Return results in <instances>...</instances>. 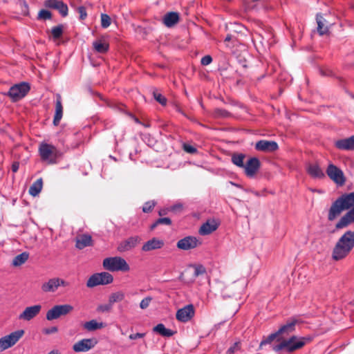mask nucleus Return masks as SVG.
Instances as JSON below:
<instances>
[{"label": "nucleus", "mask_w": 354, "mask_h": 354, "mask_svg": "<svg viewBox=\"0 0 354 354\" xmlns=\"http://www.w3.org/2000/svg\"><path fill=\"white\" fill-rule=\"evenodd\" d=\"M296 323V320L288 322L277 332L264 338L259 344V349H263V346L268 344L272 351L277 353L281 351L290 353L302 348L306 344V338L293 335L286 339L283 337L295 330Z\"/></svg>", "instance_id": "nucleus-1"}, {"label": "nucleus", "mask_w": 354, "mask_h": 354, "mask_svg": "<svg viewBox=\"0 0 354 354\" xmlns=\"http://www.w3.org/2000/svg\"><path fill=\"white\" fill-rule=\"evenodd\" d=\"M344 210L348 212L336 223L337 230L346 228L354 223V192L341 195L331 204L328 212V220L334 221Z\"/></svg>", "instance_id": "nucleus-2"}, {"label": "nucleus", "mask_w": 354, "mask_h": 354, "mask_svg": "<svg viewBox=\"0 0 354 354\" xmlns=\"http://www.w3.org/2000/svg\"><path fill=\"white\" fill-rule=\"evenodd\" d=\"M354 248V231H346L336 242L332 252V258L339 261L346 258Z\"/></svg>", "instance_id": "nucleus-3"}, {"label": "nucleus", "mask_w": 354, "mask_h": 354, "mask_svg": "<svg viewBox=\"0 0 354 354\" xmlns=\"http://www.w3.org/2000/svg\"><path fill=\"white\" fill-rule=\"evenodd\" d=\"M103 267L105 270L115 271H129L130 268L125 259L120 257H108L103 260Z\"/></svg>", "instance_id": "nucleus-4"}, {"label": "nucleus", "mask_w": 354, "mask_h": 354, "mask_svg": "<svg viewBox=\"0 0 354 354\" xmlns=\"http://www.w3.org/2000/svg\"><path fill=\"white\" fill-rule=\"evenodd\" d=\"M39 155L43 161L48 164H54L59 156V151L55 147L52 145L42 143L39 148Z\"/></svg>", "instance_id": "nucleus-5"}, {"label": "nucleus", "mask_w": 354, "mask_h": 354, "mask_svg": "<svg viewBox=\"0 0 354 354\" xmlns=\"http://www.w3.org/2000/svg\"><path fill=\"white\" fill-rule=\"evenodd\" d=\"M30 89L29 84L23 82L11 86L7 95L12 102H17L24 97L28 94Z\"/></svg>", "instance_id": "nucleus-6"}, {"label": "nucleus", "mask_w": 354, "mask_h": 354, "mask_svg": "<svg viewBox=\"0 0 354 354\" xmlns=\"http://www.w3.org/2000/svg\"><path fill=\"white\" fill-rule=\"evenodd\" d=\"M113 281V276L106 272L95 273L91 275L86 282L88 288H93L99 285H106L112 283Z\"/></svg>", "instance_id": "nucleus-7"}, {"label": "nucleus", "mask_w": 354, "mask_h": 354, "mask_svg": "<svg viewBox=\"0 0 354 354\" xmlns=\"http://www.w3.org/2000/svg\"><path fill=\"white\" fill-rule=\"evenodd\" d=\"M24 330H17L0 338V352L13 346L24 335Z\"/></svg>", "instance_id": "nucleus-8"}, {"label": "nucleus", "mask_w": 354, "mask_h": 354, "mask_svg": "<svg viewBox=\"0 0 354 354\" xmlns=\"http://www.w3.org/2000/svg\"><path fill=\"white\" fill-rule=\"evenodd\" d=\"M24 330H17L0 338V352L13 346L24 335Z\"/></svg>", "instance_id": "nucleus-9"}, {"label": "nucleus", "mask_w": 354, "mask_h": 354, "mask_svg": "<svg viewBox=\"0 0 354 354\" xmlns=\"http://www.w3.org/2000/svg\"><path fill=\"white\" fill-rule=\"evenodd\" d=\"M24 330H17L0 338V352L13 346L24 335Z\"/></svg>", "instance_id": "nucleus-10"}, {"label": "nucleus", "mask_w": 354, "mask_h": 354, "mask_svg": "<svg viewBox=\"0 0 354 354\" xmlns=\"http://www.w3.org/2000/svg\"><path fill=\"white\" fill-rule=\"evenodd\" d=\"M73 310V307L70 304L56 305L48 310L46 313V319L51 321L58 319L61 316L66 315Z\"/></svg>", "instance_id": "nucleus-11"}, {"label": "nucleus", "mask_w": 354, "mask_h": 354, "mask_svg": "<svg viewBox=\"0 0 354 354\" xmlns=\"http://www.w3.org/2000/svg\"><path fill=\"white\" fill-rule=\"evenodd\" d=\"M66 286H68V283L66 281L61 278L54 277L43 283L41 289L44 292H55L59 287Z\"/></svg>", "instance_id": "nucleus-12"}, {"label": "nucleus", "mask_w": 354, "mask_h": 354, "mask_svg": "<svg viewBox=\"0 0 354 354\" xmlns=\"http://www.w3.org/2000/svg\"><path fill=\"white\" fill-rule=\"evenodd\" d=\"M328 177L335 183L343 185L345 183V178L343 171L333 164H330L326 169Z\"/></svg>", "instance_id": "nucleus-13"}, {"label": "nucleus", "mask_w": 354, "mask_h": 354, "mask_svg": "<svg viewBox=\"0 0 354 354\" xmlns=\"http://www.w3.org/2000/svg\"><path fill=\"white\" fill-rule=\"evenodd\" d=\"M201 244V242L195 236H188L180 239L176 244L178 249L182 250H192Z\"/></svg>", "instance_id": "nucleus-14"}, {"label": "nucleus", "mask_w": 354, "mask_h": 354, "mask_svg": "<svg viewBox=\"0 0 354 354\" xmlns=\"http://www.w3.org/2000/svg\"><path fill=\"white\" fill-rule=\"evenodd\" d=\"M195 314L194 306L189 304L179 309L176 312V319L181 322H187Z\"/></svg>", "instance_id": "nucleus-15"}, {"label": "nucleus", "mask_w": 354, "mask_h": 354, "mask_svg": "<svg viewBox=\"0 0 354 354\" xmlns=\"http://www.w3.org/2000/svg\"><path fill=\"white\" fill-rule=\"evenodd\" d=\"M140 241V238L138 236H131L127 239L120 242L117 248L120 252L129 251L134 248Z\"/></svg>", "instance_id": "nucleus-16"}, {"label": "nucleus", "mask_w": 354, "mask_h": 354, "mask_svg": "<svg viewBox=\"0 0 354 354\" xmlns=\"http://www.w3.org/2000/svg\"><path fill=\"white\" fill-rule=\"evenodd\" d=\"M41 306L39 304L26 307L19 315L21 320L30 321L35 317L41 311Z\"/></svg>", "instance_id": "nucleus-17"}, {"label": "nucleus", "mask_w": 354, "mask_h": 354, "mask_svg": "<svg viewBox=\"0 0 354 354\" xmlns=\"http://www.w3.org/2000/svg\"><path fill=\"white\" fill-rule=\"evenodd\" d=\"M260 167V161L257 158H250L245 164L243 169L245 173L248 177H253Z\"/></svg>", "instance_id": "nucleus-18"}, {"label": "nucleus", "mask_w": 354, "mask_h": 354, "mask_svg": "<svg viewBox=\"0 0 354 354\" xmlns=\"http://www.w3.org/2000/svg\"><path fill=\"white\" fill-rule=\"evenodd\" d=\"M93 245V241L90 234H81L75 237V247L79 250H82L86 247L92 246Z\"/></svg>", "instance_id": "nucleus-19"}, {"label": "nucleus", "mask_w": 354, "mask_h": 354, "mask_svg": "<svg viewBox=\"0 0 354 354\" xmlns=\"http://www.w3.org/2000/svg\"><path fill=\"white\" fill-rule=\"evenodd\" d=\"M255 149L257 151L264 152H272L275 151L278 149V145L274 141L268 140H260L258 141L255 145Z\"/></svg>", "instance_id": "nucleus-20"}, {"label": "nucleus", "mask_w": 354, "mask_h": 354, "mask_svg": "<svg viewBox=\"0 0 354 354\" xmlns=\"http://www.w3.org/2000/svg\"><path fill=\"white\" fill-rule=\"evenodd\" d=\"M335 147L339 150H354V136L347 138L339 139L335 142Z\"/></svg>", "instance_id": "nucleus-21"}, {"label": "nucleus", "mask_w": 354, "mask_h": 354, "mask_svg": "<svg viewBox=\"0 0 354 354\" xmlns=\"http://www.w3.org/2000/svg\"><path fill=\"white\" fill-rule=\"evenodd\" d=\"M95 344L91 339H83L73 346L75 352H86L93 348Z\"/></svg>", "instance_id": "nucleus-22"}, {"label": "nucleus", "mask_w": 354, "mask_h": 354, "mask_svg": "<svg viewBox=\"0 0 354 354\" xmlns=\"http://www.w3.org/2000/svg\"><path fill=\"white\" fill-rule=\"evenodd\" d=\"M164 245V241L158 238H153L147 241L142 247V250L149 252L153 250L160 249Z\"/></svg>", "instance_id": "nucleus-23"}, {"label": "nucleus", "mask_w": 354, "mask_h": 354, "mask_svg": "<svg viewBox=\"0 0 354 354\" xmlns=\"http://www.w3.org/2000/svg\"><path fill=\"white\" fill-rule=\"evenodd\" d=\"M218 227V223L214 220H207L199 229V234L207 235L215 231Z\"/></svg>", "instance_id": "nucleus-24"}, {"label": "nucleus", "mask_w": 354, "mask_h": 354, "mask_svg": "<svg viewBox=\"0 0 354 354\" xmlns=\"http://www.w3.org/2000/svg\"><path fill=\"white\" fill-rule=\"evenodd\" d=\"M63 115V106L62 104V97L59 94L56 95L55 112L53 118V124L57 126Z\"/></svg>", "instance_id": "nucleus-25"}, {"label": "nucleus", "mask_w": 354, "mask_h": 354, "mask_svg": "<svg viewBox=\"0 0 354 354\" xmlns=\"http://www.w3.org/2000/svg\"><path fill=\"white\" fill-rule=\"evenodd\" d=\"M317 31L320 35H326L329 31V23L320 14L317 15Z\"/></svg>", "instance_id": "nucleus-26"}, {"label": "nucleus", "mask_w": 354, "mask_h": 354, "mask_svg": "<svg viewBox=\"0 0 354 354\" xmlns=\"http://www.w3.org/2000/svg\"><path fill=\"white\" fill-rule=\"evenodd\" d=\"M308 174L314 178H323L325 177V174L319 165L317 163L309 164L307 166Z\"/></svg>", "instance_id": "nucleus-27"}, {"label": "nucleus", "mask_w": 354, "mask_h": 354, "mask_svg": "<svg viewBox=\"0 0 354 354\" xmlns=\"http://www.w3.org/2000/svg\"><path fill=\"white\" fill-rule=\"evenodd\" d=\"M179 21V15L175 12L167 13L163 18V23L167 27H172Z\"/></svg>", "instance_id": "nucleus-28"}, {"label": "nucleus", "mask_w": 354, "mask_h": 354, "mask_svg": "<svg viewBox=\"0 0 354 354\" xmlns=\"http://www.w3.org/2000/svg\"><path fill=\"white\" fill-rule=\"evenodd\" d=\"M93 47L95 52L103 54L109 50V44L105 40L100 39L93 42Z\"/></svg>", "instance_id": "nucleus-29"}, {"label": "nucleus", "mask_w": 354, "mask_h": 354, "mask_svg": "<svg viewBox=\"0 0 354 354\" xmlns=\"http://www.w3.org/2000/svg\"><path fill=\"white\" fill-rule=\"evenodd\" d=\"M105 324L103 322H97L95 319L86 322L84 324V328L88 331H94L104 328Z\"/></svg>", "instance_id": "nucleus-30"}, {"label": "nucleus", "mask_w": 354, "mask_h": 354, "mask_svg": "<svg viewBox=\"0 0 354 354\" xmlns=\"http://www.w3.org/2000/svg\"><path fill=\"white\" fill-rule=\"evenodd\" d=\"M43 187L42 178L37 179L33 184L30 187L28 192L32 196H37L41 191Z\"/></svg>", "instance_id": "nucleus-31"}, {"label": "nucleus", "mask_w": 354, "mask_h": 354, "mask_svg": "<svg viewBox=\"0 0 354 354\" xmlns=\"http://www.w3.org/2000/svg\"><path fill=\"white\" fill-rule=\"evenodd\" d=\"M153 330L154 332L159 333L163 337H171L176 333L171 329L166 328L162 324H158L153 328Z\"/></svg>", "instance_id": "nucleus-32"}, {"label": "nucleus", "mask_w": 354, "mask_h": 354, "mask_svg": "<svg viewBox=\"0 0 354 354\" xmlns=\"http://www.w3.org/2000/svg\"><path fill=\"white\" fill-rule=\"evenodd\" d=\"M29 258V254L24 252L17 255L12 260V265L14 267H19L25 263Z\"/></svg>", "instance_id": "nucleus-33"}, {"label": "nucleus", "mask_w": 354, "mask_h": 354, "mask_svg": "<svg viewBox=\"0 0 354 354\" xmlns=\"http://www.w3.org/2000/svg\"><path fill=\"white\" fill-rule=\"evenodd\" d=\"M245 155L243 153H234L232 156V162L234 165L239 167L243 168L245 167L244 159Z\"/></svg>", "instance_id": "nucleus-34"}, {"label": "nucleus", "mask_w": 354, "mask_h": 354, "mask_svg": "<svg viewBox=\"0 0 354 354\" xmlns=\"http://www.w3.org/2000/svg\"><path fill=\"white\" fill-rule=\"evenodd\" d=\"M124 299V293L119 291L112 293L109 297V301L113 306L114 303L120 302Z\"/></svg>", "instance_id": "nucleus-35"}, {"label": "nucleus", "mask_w": 354, "mask_h": 354, "mask_svg": "<svg viewBox=\"0 0 354 354\" xmlns=\"http://www.w3.org/2000/svg\"><path fill=\"white\" fill-rule=\"evenodd\" d=\"M53 17V15L50 11L45 9H41L38 12L37 19L39 21L50 20Z\"/></svg>", "instance_id": "nucleus-36"}, {"label": "nucleus", "mask_w": 354, "mask_h": 354, "mask_svg": "<svg viewBox=\"0 0 354 354\" xmlns=\"http://www.w3.org/2000/svg\"><path fill=\"white\" fill-rule=\"evenodd\" d=\"M171 224V220L169 218H160L157 219L153 224L150 226V230H153L156 227L160 225H170Z\"/></svg>", "instance_id": "nucleus-37"}, {"label": "nucleus", "mask_w": 354, "mask_h": 354, "mask_svg": "<svg viewBox=\"0 0 354 354\" xmlns=\"http://www.w3.org/2000/svg\"><path fill=\"white\" fill-rule=\"evenodd\" d=\"M55 10H58V12H59V14L62 16V17H66L68 15V6L66 3H64L62 1H61L58 5L57 6V8H55Z\"/></svg>", "instance_id": "nucleus-38"}, {"label": "nucleus", "mask_w": 354, "mask_h": 354, "mask_svg": "<svg viewBox=\"0 0 354 354\" xmlns=\"http://www.w3.org/2000/svg\"><path fill=\"white\" fill-rule=\"evenodd\" d=\"M51 33L55 39H59L63 33L62 25L55 26L51 30Z\"/></svg>", "instance_id": "nucleus-39"}, {"label": "nucleus", "mask_w": 354, "mask_h": 354, "mask_svg": "<svg viewBox=\"0 0 354 354\" xmlns=\"http://www.w3.org/2000/svg\"><path fill=\"white\" fill-rule=\"evenodd\" d=\"M156 205V202L154 201H149L145 203V204L142 206V212L145 213H149L152 212Z\"/></svg>", "instance_id": "nucleus-40"}, {"label": "nucleus", "mask_w": 354, "mask_h": 354, "mask_svg": "<svg viewBox=\"0 0 354 354\" xmlns=\"http://www.w3.org/2000/svg\"><path fill=\"white\" fill-rule=\"evenodd\" d=\"M111 17L106 14H101V26L104 28H108L111 25Z\"/></svg>", "instance_id": "nucleus-41"}, {"label": "nucleus", "mask_w": 354, "mask_h": 354, "mask_svg": "<svg viewBox=\"0 0 354 354\" xmlns=\"http://www.w3.org/2000/svg\"><path fill=\"white\" fill-rule=\"evenodd\" d=\"M214 115L216 118H227L230 115V113L225 109H216L214 111Z\"/></svg>", "instance_id": "nucleus-42"}, {"label": "nucleus", "mask_w": 354, "mask_h": 354, "mask_svg": "<svg viewBox=\"0 0 354 354\" xmlns=\"http://www.w3.org/2000/svg\"><path fill=\"white\" fill-rule=\"evenodd\" d=\"M60 1V0H45L44 2V6L47 8L55 10L57 6Z\"/></svg>", "instance_id": "nucleus-43"}, {"label": "nucleus", "mask_w": 354, "mask_h": 354, "mask_svg": "<svg viewBox=\"0 0 354 354\" xmlns=\"http://www.w3.org/2000/svg\"><path fill=\"white\" fill-rule=\"evenodd\" d=\"M113 306L109 301L106 304H100L97 308V311L100 313L110 312L112 309Z\"/></svg>", "instance_id": "nucleus-44"}, {"label": "nucleus", "mask_w": 354, "mask_h": 354, "mask_svg": "<svg viewBox=\"0 0 354 354\" xmlns=\"http://www.w3.org/2000/svg\"><path fill=\"white\" fill-rule=\"evenodd\" d=\"M194 277H197L199 275L203 274L206 272L205 267L201 265L194 266Z\"/></svg>", "instance_id": "nucleus-45"}, {"label": "nucleus", "mask_w": 354, "mask_h": 354, "mask_svg": "<svg viewBox=\"0 0 354 354\" xmlns=\"http://www.w3.org/2000/svg\"><path fill=\"white\" fill-rule=\"evenodd\" d=\"M153 97L156 99L157 102H158L162 105H165L167 104V99L162 95L160 93L154 91L153 92Z\"/></svg>", "instance_id": "nucleus-46"}, {"label": "nucleus", "mask_w": 354, "mask_h": 354, "mask_svg": "<svg viewBox=\"0 0 354 354\" xmlns=\"http://www.w3.org/2000/svg\"><path fill=\"white\" fill-rule=\"evenodd\" d=\"M151 301H152L151 297H147L144 298L140 303V308L141 309L147 308Z\"/></svg>", "instance_id": "nucleus-47"}, {"label": "nucleus", "mask_w": 354, "mask_h": 354, "mask_svg": "<svg viewBox=\"0 0 354 354\" xmlns=\"http://www.w3.org/2000/svg\"><path fill=\"white\" fill-rule=\"evenodd\" d=\"M241 349V344L237 342H235L232 346H230L227 351V354H234L236 351Z\"/></svg>", "instance_id": "nucleus-48"}, {"label": "nucleus", "mask_w": 354, "mask_h": 354, "mask_svg": "<svg viewBox=\"0 0 354 354\" xmlns=\"http://www.w3.org/2000/svg\"><path fill=\"white\" fill-rule=\"evenodd\" d=\"M183 205L181 203H176L169 207V212H180L183 210Z\"/></svg>", "instance_id": "nucleus-49"}, {"label": "nucleus", "mask_w": 354, "mask_h": 354, "mask_svg": "<svg viewBox=\"0 0 354 354\" xmlns=\"http://www.w3.org/2000/svg\"><path fill=\"white\" fill-rule=\"evenodd\" d=\"M183 149L189 153H195L197 151V149L194 147L188 144L183 145Z\"/></svg>", "instance_id": "nucleus-50"}, {"label": "nucleus", "mask_w": 354, "mask_h": 354, "mask_svg": "<svg viewBox=\"0 0 354 354\" xmlns=\"http://www.w3.org/2000/svg\"><path fill=\"white\" fill-rule=\"evenodd\" d=\"M77 12L80 14V19L84 20L86 19L87 14L86 11V8L84 6H80L77 8Z\"/></svg>", "instance_id": "nucleus-51"}, {"label": "nucleus", "mask_w": 354, "mask_h": 354, "mask_svg": "<svg viewBox=\"0 0 354 354\" xmlns=\"http://www.w3.org/2000/svg\"><path fill=\"white\" fill-rule=\"evenodd\" d=\"M212 62V58L210 55L204 56L201 61V63L203 66H207Z\"/></svg>", "instance_id": "nucleus-52"}, {"label": "nucleus", "mask_w": 354, "mask_h": 354, "mask_svg": "<svg viewBox=\"0 0 354 354\" xmlns=\"http://www.w3.org/2000/svg\"><path fill=\"white\" fill-rule=\"evenodd\" d=\"M57 330H58V328H57V326H52V327H50V328H44L43 332L46 335H50V334H53V333H57Z\"/></svg>", "instance_id": "nucleus-53"}, {"label": "nucleus", "mask_w": 354, "mask_h": 354, "mask_svg": "<svg viewBox=\"0 0 354 354\" xmlns=\"http://www.w3.org/2000/svg\"><path fill=\"white\" fill-rule=\"evenodd\" d=\"M145 335V333H134V334H131L129 336V338L130 339H136L138 338H142L144 337Z\"/></svg>", "instance_id": "nucleus-54"}, {"label": "nucleus", "mask_w": 354, "mask_h": 354, "mask_svg": "<svg viewBox=\"0 0 354 354\" xmlns=\"http://www.w3.org/2000/svg\"><path fill=\"white\" fill-rule=\"evenodd\" d=\"M169 212V207L168 208L161 209L158 212V215L160 216H165V215L167 214V213Z\"/></svg>", "instance_id": "nucleus-55"}, {"label": "nucleus", "mask_w": 354, "mask_h": 354, "mask_svg": "<svg viewBox=\"0 0 354 354\" xmlns=\"http://www.w3.org/2000/svg\"><path fill=\"white\" fill-rule=\"evenodd\" d=\"M19 169V163L14 162L12 165V171L13 172H17Z\"/></svg>", "instance_id": "nucleus-56"}, {"label": "nucleus", "mask_w": 354, "mask_h": 354, "mask_svg": "<svg viewBox=\"0 0 354 354\" xmlns=\"http://www.w3.org/2000/svg\"><path fill=\"white\" fill-rule=\"evenodd\" d=\"M129 115L131 116V118H132L134 120V121H135L136 123H138V124H140V123H141V122H140V121L139 120V119H138V118L135 117V116H134V115H133L132 114H129Z\"/></svg>", "instance_id": "nucleus-57"}, {"label": "nucleus", "mask_w": 354, "mask_h": 354, "mask_svg": "<svg viewBox=\"0 0 354 354\" xmlns=\"http://www.w3.org/2000/svg\"><path fill=\"white\" fill-rule=\"evenodd\" d=\"M230 183L231 185H234V186H235L236 187H241V186L240 185H239V184H236V183H233V182H230Z\"/></svg>", "instance_id": "nucleus-58"}, {"label": "nucleus", "mask_w": 354, "mask_h": 354, "mask_svg": "<svg viewBox=\"0 0 354 354\" xmlns=\"http://www.w3.org/2000/svg\"><path fill=\"white\" fill-rule=\"evenodd\" d=\"M48 354H60V353L58 351H52L50 353H48Z\"/></svg>", "instance_id": "nucleus-59"}, {"label": "nucleus", "mask_w": 354, "mask_h": 354, "mask_svg": "<svg viewBox=\"0 0 354 354\" xmlns=\"http://www.w3.org/2000/svg\"><path fill=\"white\" fill-rule=\"evenodd\" d=\"M231 39V37L230 35H227L225 39V41H230Z\"/></svg>", "instance_id": "nucleus-60"}, {"label": "nucleus", "mask_w": 354, "mask_h": 354, "mask_svg": "<svg viewBox=\"0 0 354 354\" xmlns=\"http://www.w3.org/2000/svg\"><path fill=\"white\" fill-rule=\"evenodd\" d=\"M23 4H24V6L25 7V8H26V10H28V4H27L26 2H24V3H23Z\"/></svg>", "instance_id": "nucleus-61"}, {"label": "nucleus", "mask_w": 354, "mask_h": 354, "mask_svg": "<svg viewBox=\"0 0 354 354\" xmlns=\"http://www.w3.org/2000/svg\"><path fill=\"white\" fill-rule=\"evenodd\" d=\"M322 75H328V74L324 73L323 71H322Z\"/></svg>", "instance_id": "nucleus-62"}, {"label": "nucleus", "mask_w": 354, "mask_h": 354, "mask_svg": "<svg viewBox=\"0 0 354 354\" xmlns=\"http://www.w3.org/2000/svg\"><path fill=\"white\" fill-rule=\"evenodd\" d=\"M256 196H259V194L257 192H254Z\"/></svg>", "instance_id": "nucleus-63"}]
</instances>
